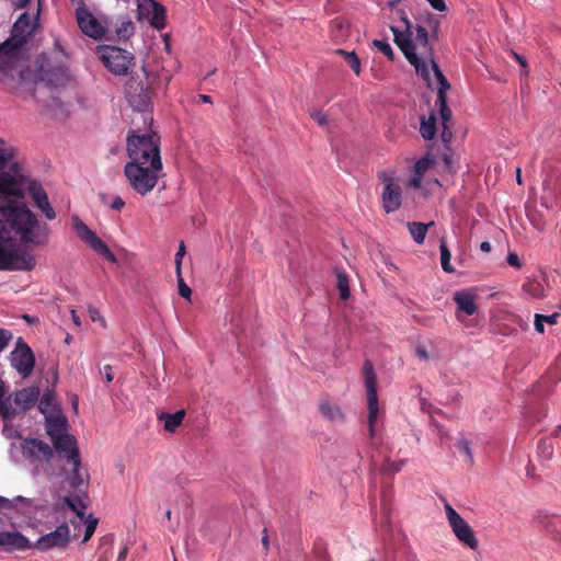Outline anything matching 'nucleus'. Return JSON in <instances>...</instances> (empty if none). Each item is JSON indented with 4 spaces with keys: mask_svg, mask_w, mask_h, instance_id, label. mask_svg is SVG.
Wrapping results in <instances>:
<instances>
[{
    "mask_svg": "<svg viewBox=\"0 0 561 561\" xmlns=\"http://www.w3.org/2000/svg\"><path fill=\"white\" fill-rule=\"evenodd\" d=\"M420 133L422 137L426 140H432L436 134V117L434 114L430 116L428 119L424 117L421 121Z\"/></svg>",
    "mask_w": 561,
    "mask_h": 561,
    "instance_id": "nucleus-33",
    "label": "nucleus"
},
{
    "mask_svg": "<svg viewBox=\"0 0 561 561\" xmlns=\"http://www.w3.org/2000/svg\"><path fill=\"white\" fill-rule=\"evenodd\" d=\"M432 69L434 70V73L439 84L436 98V105L439 107L442 124H448L453 115L451 110L447 105V90L450 88V84L443 75L442 70L439 69L435 60H432Z\"/></svg>",
    "mask_w": 561,
    "mask_h": 561,
    "instance_id": "nucleus-17",
    "label": "nucleus"
},
{
    "mask_svg": "<svg viewBox=\"0 0 561 561\" xmlns=\"http://www.w3.org/2000/svg\"><path fill=\"white\" fill-rule=\"evenodd\" d=\"M404 463H405L404 460H400L398 462H391L388 466V470L391 471L392 473H397V472H399L402 469Z\"/></svg>",
    "mask_w": 561,
    "mask_h": 561,
    "instance_id": "nucleus-58",
    "label": "nucleus"
},
{
    "mask_svg": "<svg viewBox=\"0 0 561 561\" xmlns=\"http://www.w3.org/2000/svg\"><path fill=\"white\" fill-rule=\"evenodd\" d=\"M178 286H179L180 296L183 298L190 299V297L192 295V290L184 282L181 272H180V276H178Z\"/></svg>",
    "mask_w": 561,
    "mask_h": 561,
    "instance_id": "nucleus-43",
    "label": "nucleus"
},
{
    "mask_svg": "<svg viewBox=\"0 0 561 561\" xmlns=\"http://www.w3.org/2000/svg\"><path fill=\"white\" fill-rule=\"evenodd\" d=\"M34 24L32 18L27 13H22L13 24L12 35L18 47L26 42L27 37L33 34Z\"/></svg>",
    "mask_w": 561,
    "mask_h": 561,
    "instance_id": "nucleus-24",
    "label": "nucleus"
},
{
    "mask_svg": "<svg viewBox=\"0 0 561 561\" xmlns=\"http://www.w3.org/2000/svg\"><path fill=\"white\" fill-rule=\"evenodd\" d=\"M76 20L81 32L94 39L104 37L106 30H111L112 25L107 20L101 22L89 9L81 5L76 9Z\"/></svg>",
    "mask_w": 561,
    "mask_h": 561,
    "instance_id": "nucleus-13",
    "label": "nucleus"
},
{
    "mask_svg": "<svg viewBox=\"0 0 561 561\" xmlns=\"http://www.w3.org/2000/svg\"><path fill=\"white\" fill-rule=\"evenodd\" d=\"M96 56L116 76L127 75L134 61V55L130 51L117 46H99Z\"/></svg>",
    "mask_w": 561,
    "mask_h": 561,
    "instance_id": "nucleus-9",
    "label": "nucleus"
},
{
    "mask_svg": "<svg viewBox=\"0 0 561 561\" xmlns=\"http://www.w3.org/2000/svg\"><path fill=\"white\" fill-rule=\"evenodd\" d=\"M319 410L324 417L330 421L341 422L344 420V413L336 404H332L328 400H322L319 404Z\"/></svg>",
    "mask_w": 561,
    "mask_h": 561,
    "instance_id": "nucleus-29",
    "label": "nucleus"
},
{
    "mask_svg": "<svg viewBox=\"0 0 561 561\" xmlns=\"http://www.w3.org/2000/svg\"><path fill=\"white\" fill-rule=\"evenodd\" d=\"M336 278H337L336 287L340 293V298L342 300H347L351 296L348 277L344 272L339 271L336 273Z\"/></svg>",
    "mask_w": 561,
    "mask_h": 561,
    "instance_id": "nucleus-35",
    "label": "nucleus"
},
{
    "mask_svg": "<svg viewBox=\"0 0 561 561\" xmlns=\"http://www.w3.org/2000/svg\"><path fill=\"white\" fill-rule=\"evenodd\" d=\"M553 175H552V172H550L547 176V179L545 180V184L547 186H552V190L557 191V190H561V182H559L558 180H556L553 182L552 180Z\"/></svg>",
    "mask_w": 561,
    "mask_h": 561,
    "instance_id": "nucleus-53",
    "label": "nucleus"
},
{
    "mask_svg": "<svg viewBox=\"0 0 561 561\" xmlns=\"http://www.w3.org/2000/svg\"><path fill=\"white\" fill-rule=\"evenodd\" d=\"M12 339V333L9 330L0 329V352H2Z\"/></svg>",
    "mask_w": 561,
    "mask_h": 561,
    "instance_id": "nucleus-44",
    "label": "nucleus"
},
{
    "mask_svg": "<svg viewBox=\"0 0 561 561\" xmlns=\"http://www.w3.org/2000/svg\"><path fill=\"white\" fill-rule=\"evenodd\" d=\"M21 451L30 461L44 463L53 459L56 449L42 439L27 437L21 443Z\"/></svg>",
    "mask_w": 561,
    "mask_h": 561,
    "instance_id": "nucleus-15",
    "label": "nucleus"
},
{
    "mask_svg": "<svg viewBox=\"0 0 561 561\" xmlns=\"http://www.w3.org/2000/svg\"><path fill=\"white\" fill-rule=\"evenodd\" d=\"M477 296L469 290H459L454 294V301L456 302L458 310L462 311L467 316H472L477 312Z\"/></svg>",
    "mask_w": 561,
    "mask_h": 561,
    "instance_id": "nucleus-27",
    "label": "nucleus"
},
{
    "mask_svg": "<svg viewBox=\"0 0 561 561\" xmlns=\"http://www.w3.org/2000/svg\"><path fill=\"white\" fill-rule=\"evenodd\" d=\"M433 225H434V221H431L428 224L412 221V222H408L407 227H408L409 232H410L411 237L413 238V240L417 244H422L425 240L428 228Z\"/></svg>",
    "mask_w": 561,
    "mask_h": 561,
    "instance_id": "nucleus-31",
    "label": "nucleus"
},
{
    "mask_svg": "<svg viewBox=\"0 0 561 561\" xmlns=\"http://www.w3.org/2000/svg\"><path fill=\"white\" fill-rule=\"evenodd\" d=\"M162 169H153L149 164L127 162L124 167V174L130 187L140 195L151 192L158 183V172Z\"/></svg>",
    "mask_w": 561,
    "mask_h": 561,
    "instance_id": "nucleus-8",
    "label": "nucleus"
},
{
    "mask_svg": "<svg viewBox=\"0 0 561 561\" xmlns=\"http://www.w3.org/2000/svg\"><path fill=\"white\" fill-rule=\"evenodd\" d=\"M445 511L447 520L457 539L469 549L477 550L479 541L470 525L451 507V505L446 504Z\"/></svg>",
    "mask_w": 561,
    "mask_h": 561,
    "instance_id": "nucleus-12",
    "label": "nucleus"
},
{
    "mask_svg": "<svg viewBox=\"0 0 561 561\" xmlns=\"http://www.w3.org/2000/svg\"><path fill=\"white\" fill-rule=\"evenodd\" d=\"M185 253H186L185 244L182 241L180 243L179 250H178V252L175 254V272H176V276H180L181 266H182V260H183Z\"/></svg>",
    "mask_w": 561,
    "mask_h": 561,
    "instance_id": "nucleus-42",
    "label": "nucleus"
},
{
    "mask_svg": "<svg viewBox=\"0 0 561 561\" xmlns=\"http://www.w3.org/2000/svg\"><path fill=\"white\" fill-rule=\"evenodd\" d=\"M337 54L344 57L346 64L352 68V70L358 76L360 72V60L358 56L354 51H346L343 49H337Z\"/></svg>",
    "mask_w": 561,
    "mask_h": 561,
    "instance_id": "nucleus-37",
    "label": "nucleus"
},
{
    "mask_svg": "<svg viewBox=\"0 0 561 561\" xmlns=\"http://www.w3.org/2000/svg\"><path fill=\"white\" fill-rule=\"evenodd\" d=\"M32 79V70L24 64L20 50L12 39L0 44V83L16 91Z\"/></svg>",
    "mask_w": 561,
    "mask_h": 561,
    "instance_id": "nucleus-5",
    "label": "nucleus"
},
{
    "mask_svg": "<svg viewBox=\"0 0 561 561\" xmlns=\"http://www.w3.org/2000/svg\"><path fill=\"white\" fill-rule=\"evenodd\" d=\"M19 164L12 163L10 171L0 172V194L22 197L25 178L19 174Z\"/></svg>",
    "mask_w": 561,
    "mask_h": 561,
    "instance_id": "nucleus-16",
    "label": "nucleus"
},
{
    "mask_svg": "<svg viewBox=\"0 0 561 561\" xmlns=\"http://www.w3.org/2000/svg\"><path fill=\"white\" fill-rule=\"evenodd\" d=\"M373 45L382 53L389 60H394V53L391 45L386 41L375 39Z\"/></svg>",
    "mask_w": 561,
    "mask_h": 561,
    "instance_id": "nucleus-38",
    "label": "nucleus"
},
{
    "mask_svg": "<svg viewBox=\"0 0 561 561\" xmlns=\"http://www.w3.org/2000/svg\"><path fill=\"white\" fill-rule=\"evenodd\" d=\"M89 485L90 474L81 467L80 450L72 436V540L81 538V545L92 538L100 523L99 517L87 512L92 504Z\"/></svg>",
    "mask_w": 561,
    "mask_h": 561,
    "instance_id": "nucleus-2",
    "label": "nucleus"
},
{
    "mask_svg": "<svg viewBox=\"0 0 561 561\" xmlns=\"http://www.w3.org/2000/svg\"><path fill=\"white\" fill-rule=\"evenodd\" d=\"M66 507H70V495L59 497L55 503L56 511H64Z\"/></svg>",
    "mask_w": 561,
    "mask_h": 561,
    "instance_id": "nucleus-46",
    "label": "nucleus"
},
{
    "mask_svg": "<svg viewBox=\"0 0 561 561\" xmlns=\"http://www.w3.org/2000/svg\"><path fill=\"white\" fill-rule=\"evenodd\" d=\"M480 250L483 251V252H490L492 250V245L489 241H483L481 244H480Z\"/></svg>",
    "mask_w": 561,
    "mask_h": 561,
    "instance_id": "nucleus-63",
    "label": "nucleus"
},
{
    "mask_svg": "<svg viewBox=\"0 0 561 561\" xmlns=\"http://www.w3.org/2000/svg\"><path fill=\"white\" fill-rule=\"evenodd\" d=\"M426 1L436 11L444 12V11L447 10V5H446L445 0H426Z\"/></svg>",
    "mask_w": 561,
    "mask_h": 561,
    "instance_id": "nucleus-48",
    "label": "nucleus"
},
{
    "mask_svg": "<svg viewBox=\"0 0 561 561\" xmlns=\"http://www.w3.org/2000/svg\"><path fill=\"white\" fill-rule=\"evenodd\" d=\"M443 131H442V140L447 144L450 142L453 139V133L448 124L443 123Z\"/></svg>",
    "mask_w": 561,
    "mask_h": 561,
    "instance_id": "nucleus-49",
    "label": "nucleus"
},
{
    "mask_svg": "<svg viewBox=\"0 0 561 561\" xmlns=\"http://www.w3.org/2000/svg\"><path fill=\"white\" fill-rule=\"evenodd\" d=\"M90 319L92 322L101 321L103 325H105V322L103 318L101 317L99 310L91 308L89 310Z\"/></svg>",
    "mask_w": 561,
    "mask_h": 561,
    "instance_id": "nucleus-57",
    "label": "nucleus"
},
{
    "mask_svg": "<svg viewBox=\"0 0 561 561\" xmlns=\"http://www.w3.org/2000/svg\"><path fill=\"white\" fill-rule=\"evenodd\" d=\"M364 381L367 392L368 403V434L373 439L376 435L375 425L377 422L379 407H378V394H377V377L374 370V366L370 360H365L363 366Z\"/></svg>",
    "mask_w": 561,
    "mask_h": 561,
    "instance_id": "nucleus-11",
    "label": "nucleus"
},
{
    "mask_svg": "<svg viewBox=\"0 0 561 561\" xmlns=\"http://www.w3.org/2000/svg\"><path fill=\"white\" fill-rule=\"evenodd\" d=\"M559 316L560 314L558 312H554V313L549 314V316H543V322H547L549 324H556L557 321H558Z\"/></svg>",
    "mask_w": 561,
    "mask_h": 561,
    "instance_id": "nucleus-60",
    "label": "nucleus"
},
{
    "mask_svg": "<svg viewBox=\"0 0 561 561\" xmlns=\"http://www.w3.org/2000/svg\"><path fill=\"white\" fill-rule=\"evenodd\" d=\"M0 271H32L35 257L11 243V231H15L24 243L42 244L46 240L45 226H41L30 208L19 202H7L0 206Z\"/></svg>",
    "mask_w": 561,
    "mask_h": 561,
    "instance_id": "nucleus-1",
    "label": "nucleus"
},
{
    "mask_svg": "<svg viewBox=\"0 0 561 561\" xmlns=\"http://www.w3.org/2000/svg\"><path fill=\"white\" fill-rule=\"evenodd\" d=\"M27 191L35 206L45 215L46 219H55L56 213L50 206L48 196L42 184L37 181H28Z\"/></svg>",
    "mask_w": 561,
    "mask_h": 561,
    "instance_id": "nucleus-20",
    "label": "nucleus"
},
{
    "mask_svg": "<svg viewBox=\"0 0 561 561\" xmlns=\"http://www.w3.org/2000/svg\"><path fill=\"white\" fill-rule=\"evenodd\" d=\"M165 8L160 3L153 2L150 24L157 30H162L165 27Z\"/></svg>",
    "mask_w": 561,
    "mask_h": 561,
    "instance_id": "nucleus-32",
    "label": "nucleus"
},
{
    "mask_svg": "<svg viewBox=\"0 0 561 561\" xmlns=\"http://www.w3.org/2000/svg\"><path fill=\"white\" fill-rule=\"evenodd\" d=\"M535 329L539 333H543L545 332L543 314H539V313L535 314Z\"/></svg>",
    "mask_w": 561,
    "mask_h": 561,
    "instance_id": "nucleus-54",
    "label": "nucleus"
},
{
    "mask_svg": "<svg viewBox=\"0 0 561 561\" xmlns=\"http://www.w3.org/2000/svg\"><path fill=\"white\" fill-rule=\"evenodd\" d=\"M38 410L45 417V431L50 438L56 454L70 461V434H68V419L59 404L56 403L50 391H46L38 399Z\"/></svg>",
    "mask_w": 561,
    "mask_h": 561,
    "instance_id": "nucleus-4",
    "label": "nucleus"
},
{
    "mask_svg": "<svg viewBox=\"0 0 561 561\" xmlns=\"http://www.w3.org/2000/svg\"><path fill=\"white\" fill-rule=\"evenodd\" d=\"M72 230L94 253L103 256L111 263L117 262L115 254L110 250L106 243L77 216H72Z\"/></svg>",
    "mask_w": 561,
    "mask_h": 561,
    "instance_id": "nucleus-10",
    "label": "nucleus"
},
{
    "mask_svg": "<svg viewBox=\"0 0 561 561\" xmlns=\"http://www.w3.org/2000/svg\"><path fill=\"white\" fill-rule=\"evenodd\" d=\"M152 94L153 91L148 82L130 79L127 83L126 95L128 103L137 112V115L131 121L134 126L138 125V119L145 126L151 125L152 117L146 111L151 103Z\"/></svg>",
    "mask_w": 561,
    "mask_h": 561,
    "instance_id": "nucleus-7",
    "label": "nucleus"
},
{
    "mask_svg": "<svg viewBox=\"0 0 561 561\" xmlns=\"http://www.w3.org/2000/svg\"><path fill=\"white\" fill-rule=\"evenodd\" d=\"M536 522L553 540L561 541V516L539 513Z\"/></svg>",
    "mask_w": 561,
    "mask_h": 561,
    "instance_id": "nucleus-25",
    "label": "nucleus"
},
{
    "mask_svg": "<svg viewBox=\"0 0 561 561\" xmlns=\"http://www.w3.org/2000/svg\"><path fill=\"white\" fill-rule=\"evenodd\" d=\"M311 117L320 125L324 126L328 123L327 115L321 111H314L311 113Z\"/></svg>",
    "mask_w": 561,
    "mask_h": 561,
    "instance_id": "nucleus-47",
    "label": "nucleus"
},
{
    "mask_svg": "<svg viewBox=\"0 0 561 561\" xmlns=\"http://www.w3.org/2000/svg\"><path fill=\"white\" fill-rule=\"evenodd\" d=\"M69 529L66 523L58 526L54 531L39 537L35 547L42 551L49 550L55 547H65L68 543Z\"/></svg>",
    "mask_w": 561,
    "mask_h": 561,
    "instance_id": "nucleus-19",
    "label": "nucleus"
},
{
    "mask_svg": "<svg viewBox=\"0 0 561 561\" xmlns=\"http://www.w3.org/2000/svg\"><path fill=\"white\" fill-rule=\"evenodd\" d=\"M382 207L387 214L398 210L402 203V190L394 182L385 185L381 194Z\"/></svg>",
    "mask_w": 561,
    "mask_h": 561,
    "instance_id": "nucleus-22",
    "label": "nucleus"
},
{
    "mask_svg": "<svg viewBox=\"0 0 561 561\" xmlns=\"http://www.w3.org/2000/svg\"><path fill=\"white\" fill-rule=\"evenodd\" d=\"M439 251H440L442 268L446 273H453L455 271V268L450 264L451 253H450L445 240H440Z\"/></svg>",
    "mask_w": 561,
    "mask_h": 561,
    "instance_id": "nucleus-36",
    "label": "nucleus"
},
{
    "mask_svg": "<svg viewBox=\"0 0 561 561\" xmlns=\"http://www.w3.org/2000/svg\"><path fill=\"white\" fill-rule=\"evenodd\" d=\"M416 356L422 359H428L430 355L427 350L424 346H417L415 350Z\"/></svg>",
    "mask_w": 561,
    "mask_h": 561,
    "instance_id": "nucleus-59",
    "label": "nucleus"
},
{
    "mask_svg": "<svg viewBox=\"0 0 561 561\" xmlns=\"http://www.w3.org/2000/svg\"><path fill=\"white\" fill-rule=\"evenodd\" d=\"M538 454L547 460L551 459L553 455V446L551 442L548 439H541L538 443Z\"/></svg>",
    "mask_w": 561,
    "mask_h": 561,
    "instance_id": "nucleus-39",
    "label": "nucleus"
},
{
    "mask_svg": "<svg viewBox=\"0 0 561 561\" xmlns=\"http://www.w3.org/2000/svg\"><path fill=\"white\" fill-rule=\"evenodd\" d=\"M427 24L431 28L430 38L438 39L439 31H440V21L436 16H434L433 14L430 13L427 16Z\"/></svg>",
    "mask_w": 561,
    "mask_h": 561,
    "instance_id": "nucleus-41",
    "label": "nucleus"
},
{
    "mask_svg": "<svg viewBox=\"0 0 561 561\" xmlns=\"http://www.w3.org/2000/svg\"><path fill=\"white\" fill-rule=\"evenodd\" d=\"M8 389L3 382H0V416L4 422H10L18 416V409L12 407V402L7 397Z\"/></svg>",
    "mask_w": 561,
    "mask_h": 561,
    "instance_id": "nucleus-28",
    "label": "nucleus"
},
{
    "mask_svg": "<svg viewBox=\"0 0 561 561\" xmlns=\"http://www.w3.org/2000/svg\"><path fill=\"white\" fill-rule=\"evenodd\" d=\"M128 554V547L124 546L123 549L119 551L117 560L116 561H125Z\"/></svg>",
    "mask_w": 561,
    "mask_h": 561,
    "instance_id": "nucleus-62",
    "label": "nucleus"
},
{
    "mask_svg": "<svg viewBox=\"0 0 561 561\" xmlns=\"http://www.w3.org/2000/svg\"><path fill=\"white\" fill-rule=\"evenodd\" d=\"M184 416H185V411L179 410L173 414L163 412L159 415V420L164 421V430L167 432L173 433L182 424Z\"/></svg>",
    "mask_w": 561,
    "mask_h": 561,
    "instance_id": "nucleus-30",
    "label": "nucleus"
},
{
    "mask_svg": "<svg viewBox=\"0 0 561 561\" xmlns=\"http://www.w3.org/2000/svg\"><path fill=\"white\" fill-rule=\"evenodd\" d=\"M107 23H112V25L111 30H106V34L114 33L119 41H127L134 34L135 25L128 15L118 16L115 21L107 20Z\"/></svg>",
    "mask_w": 561,
    "mask_h": 561,
    "instance_id": "nucleus-26",
    "label": "nucleus"
},
{
    "mask_svg": "<svg viewBox=\"0 0 561 561\" xmlns=\"http://www.w3.org/2000/svg\"><path fill=\"white\" fill-rule=\"evenodd\" d=\"M507 263L513 266V267H520L522 266V263H520V260L518 257V255L516 253H510L507 255Z\"/></svg>",
    "mask_w": 561,
    "mask_h": 561,
    "instance_id": "nucleus-55",
    "label": "nucleus"
},
{
    "mask_svg": "<svg viewBox=\"0 0 561 561\" xmlns=\"http://www.w3.org/2000/svg\"><path fill=\"white\" fill-rule=\"evenodd\" d=\"M101 374L105 377L106 382H111L114 379L113 367L111 365H104L101 369Z\"/></svg>",
    "mask_w": 561,
    "mask_h": 561,
    "instance_id": "nucleus-50",
    "label": "nucleus"
},
{
    "mask_svg": "<svg viewBox=\"0 0 561 561\" xmlns=\"http://www.w3.org/2000/svg\"><path fill=\"white\" fill-rule=\"evenodd\" d=\"M459 448L465 455L468 456L470 460H472L473 456L469 446V442L467 439H461L459 442Z\"/></svg>",
    "mask_w": 561,
    "mask_h": 561,
    "instance_id": "nucleus-51",
    "label": "nucleus"
},
{
    "mask_svg": "<svg viewBox=\"0 0 561 561\" xmlns=\"http://www.w3.org/2000/svg\"><path fill=\"white\" fill-rule=\"evenodd\" d=\"M422 178H423L422 175L414 173L409 180V185L414 188H420L421 184H422Z\"/></svg>",
    "mask_w": 561,
    "mask_h": 561,
    "instance_id": "nucleus-56",
    "label": "nucleus"
},
{
    "mask_svg": "<svg viewBox=\"0 0 561 561\" xmlns=\"http://www.w3.org/2000/svg\"><path fill=\"white\" fill-rule=\"evenodd\" d=\"M159 136L154 131L138 134L130 129L127 135V153L129 163L149 164L153 169H162Z\"/></svg>",
    "mask_w": 561,
    "mask_h": 561,
    "instance_id": "nucleus-6",
    "label": "nucleus"
},
{
    "mask_svg": "<svg viewBox=\"0 0 561 561\" xmlns=\"http://www.w3.org/2000/svg\"><path fill=\"white\" fill-rule=\"evenodd\" d=\"M10 362L12 367L15 368L19 375L23 378H26L32 374L35 365V357L31 347L22 337L18 339L15 348L10 354Z\"/></svg>",
    "mask_w": 561,
    "mask_h": 561,
    "instance_id": "nucleus-14",
    "label": "nucleus"
},
{
    "mask_svg": "<svg viewBox=\"0 0 561 561\" xmlns=\"http://www.w3.org/2000/svg\"><path fill=\"white\" fill-rule=\"evenodd\" d=\"M38 78L49 85H59L65 77V69L61 67H51L45 56L38 60Z\"/></svg>",
    "mask_w": 561,
    "mask_h": 561,
    "instance_id": "nucleus-23",
    "label": "nucleus"
},
{
    "mask_svg": "<svg viewBox=\"0 0 561 561\" xmlns=\"http://www.w3.org/2000/svg\"><path fill=\"white\" fill-rule=\"evenodd\" d=\"M401 20L405 25L404 31L390 26L393 34V42L400 48L405 59L412 65L416 73L430 82V71L425 59L434 60V50L430 45V33L422 25H412L404 12Z\"/></svg>",
    "mask_w": 561,
    "mask_h": 561,
    "instance_id": "nucleus-3",
    "label": "nucleus"
},
{
    "mask_svg": "<svg viewBox=\"0 0 561 561\" xmlns=\"http://www.w3.org/2000/svg\"><path fill=\"white\" fill-rule=\"evenodd\" d=\"M379 179L385 185H387L389 182H393L392 176L389 175L386 171L379 173Z\"/></svg>",
    "mask_w": 561,
    "mask_h": 561,
    "instance_id": "nucleus-61",
    "label": "nucleus"
},
{
    "mask_svg": "<svg viewBox=\"0 0 561 561\" xmlns=\"http://www.w3.org/2000/svg\"><path fill=\"white\" fill-rule=\"evenodd\" d=\"M31 547L30 540L21 533L0 530V549L3 551H25Z\"/></svg>",
    "mask_w": 561,
    "mask_h": 561,
    "instance_id": "nucleus-21",
    "label": "nucleus"
},
{
    "mask_svg": "<svg viewBox=\"0 0 561 561\" xmlns=\"http://www.w3.org/2000/svg\"><path fill=\"white\" fill-rule=\"evenodd\" d=\"M433 159H431L428 156L423 157L422 159L417 160L414 164V173H417L419 175H424V173L432 167Z\"/></svg>",
    "mask_w": 561,
    "mask_h": 561,
    "instance_id": "nucleus-40",
    "label": "nucleus"
},
{
    "mask_svg": "<svg viewBox=\"0 0 561 561\" xmlns=\"http://www.w3.org/2000/svg\"><path fill=\"white\" fill-rule=\"evenodd\" d=\"M124 206H125V202L119 196H115L111 204V208L116 211H121L124 208Z\"/></svg>",
    "mask_w": 561,
    "mask_h": 561,
    "instance_id": "nucleus-52",
    "label": "nucleus"
},
{
    "mask_svg": "<svg viewBox=\"0 0 561 561\" xmlns=\"http://www.w3.org/2000/svg\"><path fill=\"white\" fill-rule=\"evenodd\" d=\"M442 160H443V163H444V169L446 171H448L449 173H455L456 170L453 165V157L450 153H447V152H444L442 154Z\"/></svg>",
    "mask_w": 561,
    "mask_h": 561,
    "instance_id": "nucleus-45",
    "label": "nucleus"
},
{
    "mask_svg": "<svg viewBox=\"0 0 561 561\" xmlns=\"http://www.w3.org/2000/svg\"><path fill=\"white\" fill-rule=\"evenodd\" d=\"M514 54V57L516 58V60L520 64V66H523L524 68L527 67V61H526V58L516 54V53H513Z\"/></svg>",
    "mask_w": 561,
    "mask_h": 561,
    "instance_id": "nucleus-64",
    "label": "nucleus"
},
{
    "mask_svg": "<svg viewBox=\"0 0 561 561\" xmlns=\"http://www.w3.org/2000/svg\"><path fill=\"white\" fill-rule=\"evenodd\" d=\"M41 391L37 387H27L16 390L8 396L12 407L18 409V415L30 410L39 399Z\"/></svg>",
    "mask_w": 561,
    "mask_h": 561,
    "instance_id": "nucleus-18",
    "label": "nucleus"
},
{
    "mask_svg": "<svg viewBox=\"0 0 561 561\" xmlns=\"http://www.w3.org/2000/svg\"><path fill=\"white\" fill-rule=\"evenodd\" d=\"M523 290L527 295H529L531 298L538 299V298H543L546 296L543 285L536 279H530V280L526 282L523 285Z\"/></svg>",
    "mask_w": 561,
    "mask_h": 561,
    "instance_id": "nucleus-34",
    "label": "nucleus"
}]
</instances>
